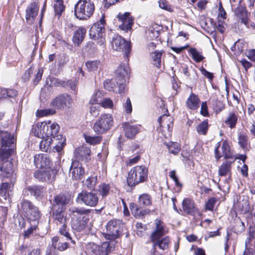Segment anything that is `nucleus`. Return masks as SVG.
Returning <instances> with one entry per match:
<instances>
[{
    "label": "nucleus",
    "mask_w": 255,
    "mask_h": 255,
    "mask_svg": "<svg viewBox=\"0 0 255 255\" xmlns=\"http://www.w3.org/2000/svg\"><path fill=\"white\" fill-rule=\"evenodd\" d=\"M238 121V113L235 112H230L225 120L224 123L228 127L231 129H233L236 128Z\"/></svg>",
    "instance_id": "obj_39"
},
{
    "label": "nucleus",
    "mask_w": 255,
    "mask_h": 255,
    "mask_svg": "<svg viewBox=\"0 0 255 255\" xmlns=\"http://www.w3.org/2000/svg\"><path fill=\"white\" fill-rule=\"evenodd\" d=\"M159 236L155 238H150L151 242L152 243V247L149 251V255H159L156 250V247L159 249L164 251L169 248L170 244V239L169 236Z\"/></svg>",
    "instance_id": "obj_13"
},
{
    "label": "nucleus",
    "mask_w": 255,
    "mask_h": 255,
    "mask_svg": "<svg viewBox=\"0 0 255 255\" xmlns=\"http://www.w3.org/2000/svg\"><path fill=\"white\" fill-rule=\"evenodd\" d=\"M153 60L154 61L153 64L158 68H160L161 67V59L162 54L163 53V51H158L157 50H155L153 53Z\"/></svg>",
    "instance_id": "obj_58"
},
{
    "label": "nucleus",
    "mask_w": 255,
    "mask_h": 255,
    "mask_svg": "<svg viewBox=\"0 0 255 255\" xmlns=\"http://www.w3.org/2000/svg\"><path fill=\"white\" fill-rule=\"evenodd\" d=\"M154 229L150 236V238H155L165 235V224L160 219H156L154 222Z\"/></svg>",
    "instance_id": "obj_32"
},
{
    "label": "nucleus",
    "mask_w": 255,
    "mask_h": 255,
    "mask_svg": "<svg viewBox=\"0 0 255 255\" xmlns=\"http://www.w3.org/2000/svg\"><path fill=\"white\" fill-rule=\"evenodd\" d=\"M85 172L84 168L77 160L72 162L70 168V175L74 180H81Z\"/></svg>",
    "instance_id": "obj_23"
},
{
    "label": "nucleus",
    "mask_w": 255,
    "mask_h": 255,
    "mask_svg": "<svg viewBox=\"0 0 255 255\" xmlns=\"http://www.w3.org/2000/svg\"><path fill=\"white\" fill-rule=\"evenodd\" d=\"M125 136L130 139H134L137 134L140 131V125H132L131 122H124L122 124Z\"/></svg>",
    "instance_id": "obj_19"
},
{
    "label": "nucleus",
    "mask_w": 255,
    "mask_h": 255,
    "mask_svg": "<svg viewBox=\"0 0 255 255\" xmlns=\"http://www.w3.org/2000/svg\"><path fill=\"white\" fill-rule=\"evenodd\" d=\"M166 112L167 113L160 116L157 120L160 125V131L165 137L171 135L174 125L173 118L169 115L167 109Z\"/></svg>",
    "instance_id": "obj_9"
},
{
    "label": "nucleus",
    "mask_w": 255,
    "mask_h": 255,
    "mask_svg": "<svg viewBox=\"0 0 255 255\" xmlns=\"http://www.w3.org/2000/svg\"><path fill=\"white\" fill-rule=\"evenodd\" d=\"M120 81L116 77L111 79H107L104 82V88L109 91H114L115 89L119 86Z\"/></svg>",
    "instance_id": "obj_48"
},
{
    "label": "nucleus",
    "mask_w": 255,
    "mask_h": 255,
    "mask_svg": "<svg viewBox=\"0 0 255 255\" xmlns=\"http://www.w3.org/2000/svg\"><path fill=\"white\" fill-rule=\"evenodd\" d=\"M16 139L10 133L4 132L1 138V147H13L15 146Z\"/></svg>",
    "instance_id": "obj_38"
},
{
    "label": "nucleus",
    "mask_w": 255,
    "mask_h": 255,
    "mask_svg": "<svg viewBox=\"0 0 255 255\" xmlns=\"http://www.w3.org/2000/svg\"><path fill=\"white\" fill-rule=\"evenodd\" d=\"M99 64L100 62L99 61L93 60L88 61L86 62L85 64L89 71H95L97 70Z\"/></svg>",
    "instance_id": "obj_60"
},
{
    "label": "nucleus",
    "mask_w": 255,
    "mask_h": 255,
    "mask_svg": "<svg viewBox=\"0 0 255 255\" xmlns=\"http://www.w3.org/2000/svg\"><path fill=\"white\" fill-rule=\"evenodd\" d=\"M208 120L205 119L196 127V131L199 134L205 135L207 134L209 129Z\"/></svg>",
    "instance_id": "obj_51"
},
{
    "label": "nucleus",
    "mask_w": 255,
    "mask_h": 255,
    "mask_svg": "<svg viewBox=\"0 0 255 255\" xmlns=\"http://www.w3.org/2000/svg\"><path fill=\"white\" fill-rule=\"evenodd\" d=\"M18 95V91L13 89H2L0 99L15 98Z\"/></svg>",
    "instance_id": "obj_49"
},
{
    "label": "nucleus",
    "mask_w": 255,
    "mask_h": 255,
    "mask_svg": "<svg viewBox=\"0 0 255 255\" xmlns=\"http://www.w3.org/2000/svg\"><path fill=\"white\" fill-rule=\"evenodd\" d=\"M111 191V187L109 183H102L98 186V193L100 196H101L103 199L109 196Z\"/></svg>",
    "instance_id": "obj_45"
},
{
    "label": "nucleus",
    "mask_w": 255,
    "mask_h": 255,
    "mask_svg": "<svg viewBox=\"0 0 255 255\" xmlns=\"http://www.w3.org/2000/svg\"><path fill=\"white\" fill-rule=\"evenodd\" d=\"M117 18L119 21L121 22L119 25V28L121 30L126 32L132 30L134 19L130 12H126L123 14L119 13Z\"/></svg>",
    "instance_id": "obj_15"
},
{
    "label": "nucleus",
    "mask_w": 255,
    "mask_h": 255,
    "mask_svg": "<svg viewBox=\"0 0 255 255\" xmlns=\"http://www.w3.org/2000/svg\"><path fill=\"white\" fill-rule=\"evenodd\" d=\"M73 102V99L70 95L63 93L58 95L52 99L50 103V106L55 110H63L66 107H70Z\"/></svg>",
    "instance_id": "obj_11"
},
{
    "label": "nucleus",
    "mask_w": 255,
    "mask_h": 255,
    "mask_svg": "<svg viewBox=\"0 0 255 255\" xmlns=\"http://www.w3.org/2000/svg\"><path fill=\"white\" fill-rule=\"evenodd\" d=\"M14 152V149L12 148H0V163L8 160L10 156Z\"/></svg>",
    "instance_id": "obj_47"
},
{
    "label": "nucleus",
    "mask_w": 255,
    "mask_h": 255,
    "mask_svg": "<svg viewBox=\"0 0 255 255\" xmlns=\"http://www.w3.org/2000/svg\"><path fill=\"white\" fill-rule=\"evenodd\" d=\"M129 67L125 64H121L117 68L115 73V77L120 81L118 93H123L125 89V78L128 76Z\"/></svg>",
    "instance_id": "obj_17"
},
{
    "label": "nucleus",
    "mask_w": 255,
    "mask_h": 255,
    "mask_svg": "<svg viewBox=\"0 0 255 255\" xmlns=\"http://www.w3.org/2000/svg\"><path fill=\"white\" fill-rule=\"evenodd\" d=\"M71 200V195L68 193H60L54 196L52 208L66 209V206Z\"/></svg>",
    "instance_id": "obj_18"
},
{
    "label": "nucleus",
    "mask_w": 255,
    "mask_h": 255,
    "mask_svg": "<svg viewBox=\"0 0 255 255\" xmlns=\"http://www.w3.org/2000/svg\"><path fill=\"white\" fill-rule=\"evenodd\" d=\"M66 209L51 208V216L53 222L58 225L67 223Z\"/></svg>",
    "instance_id": "obj_24"
},
{
    "label": "nucleus",
    "mask_w": 255,
    "mask_h": 255,
    "mask_svg": "<svg viewBox=\"0 0 255 255\" xmlns=\"http://www.w3.org/2000/svg\"><path fill=\"white\" fill-rule=\"evenodd\" d=\"M111 250V247L109 242H104L101 246L94 243H89L86 247L87 255H108Z\"/></svg>",
    "instance_id": "obj_10"
},
{
    "label": "nucleus",
    "mask_w": 255,
    "mask_h": 255,
    "mask_svg": "<svg viewBox=\"0 0 255 255\" xmlns=\"http://www.w3.org/2000/svg\"><path fill=\"white\" fill-rule=\"evenodd\" d=\"M28 222L29 224V227L23 231V237L24 239H29L34 233L37 235L36 232H38L39 230L38 227L39 220L32 221Z\"/></svg>",
    "instance_id": "obj_37"
},
{
    "label": "nucleus",
    "mask_w": 255,
    "mask_h": 255,
    "mask_svg": "<svg viewBox=\"0 0 255 255\" xmlns=\"http://www.w3.org/2000/svg\"><path fill=\"white\" fill-rule=\"evenodd\" d=\"M19 211L27 222L39 220L42 215L38 207L24 198L20 201Z\"/></svg>",
    "instance_id": "obj_3"
},
{
    "label": "nucleus",
    "mask_w": 255,
    "mask_h": 255,
    "mask_svg": "<svg viewBox=\"0 0 255 255\" xmlns=\"http://www.w3.org/2000/svg\"><path fill=\"white\" fill-rule=\"evenodd\" d=\"M39 9V5L38 2H30L25 10V19L27 22L32 24L37 16Z\"/></svg>",
    "instance_id": "obj_21"
},
{
    "label": "nucleus",
    "mask_w": 255,
    "mask_h": 255,
    "mask_svg": "<svg viewBox=\"0 0 255 255\" xmlns=\"http://www.w3.org/2000/svg\"><path fill=\"white\" fill-rule=\"evenodd\" d=\"M56 111L53 108L44 110H38L36 112L37 117L41 118L55 114Z\"/></svg>",
    "instance_id": "obj_57"
},
{
    "label": "nucleus",
    "mask_w": 255,
    "mask_h": 255,
    "mask_svg": "<svg viewBox=\"0 0 255 255\" xmlns=\"http://www.w3.org/2000/svg\"><path fill=\"white\" fill-rule=\"evenodd\" d=\"M59 128L60 127L57 124L53 123L51 125L45 124V129H46V130L45 131L46 137H53L55 138L56 137H57Z\"/></svg>",
    "instance_id": "obj_41"
},
{
    "label": "nucleus",
    "mask_w": 255,
    "mask_h": 255,
    "mask_svg": "<svg viewBox=\"0 0 255 255\" xmlns=\"http://www.w3.org/2000/svg\"><path fill=\"white\" fill-rule=\"evenodd\" d=\"M245 223L240 220L235 222L232 227V231L237 234H240L245 231Z\"/></svg>",
    "instance_id": "obj_55"
},
{
    "label": "nucleus",
    "mask_w": 255,
    "mask_h": 255,
    "mask_svg": "<svg viewBox=\"0 0 255 255\" xmlns=\"http://www.w3.org/2000/svg\"><path fill=\"white\" fill-rule=\"evenodd\" d=\"M238 143L239 146L244 151H249L251 148L250 142L246 133L241 131L238 134Z\"/></svg>",
    "instance_id": "obj_33"
},
{
    "label": "nucleus",
    "mask_w": 255,
    "mask_h": 255,
    "mask_svg": "<svg viewBox=\"0 0 255 255\" xmlns=\"http://www.w3.org/2000/svg\"><path fill=\"white\" fill-rule=\"evenodd\" d=\"M95 10L92 0H79L74 6V15L79 20H86L93 15Z\"/></svg>",
    "instance_id": "obj_2"
},
{
    "label": "nucleus",
    "mask_w": 255,
    "mask_h": 255,
    "mask_svg": "<svg viewBox=\"0 0 255 255\" xmlns=\"http://www.w3.org/2000/svg\"><path fill=\"white\" fill-rule=\"evenodd\" d=\"M236 15L242 23L245 25L246 27H248V20L250 13L248 12L245 7H238L236 9Z\"/></svg>",
    "instance_id": "obj_35"
},
{
    "label": "nucleus",
    "mask_w": 255,
    "mask_h": 255,
    "mask_svg": "<svg viewBox=\"0 0 255 255\" xmlns=\"http://www.w3.org/2000/svg\"><path fill=\"white\" fill-rule=\"evenodd\" d=\"M66 5L64 4V0H53V8L55 16L58 19L60 18L66 9Z\"/></svg>",
    "instance_id": "obj_36"
},
{
    "label": "nucleus",
    "mask_w": 255,
    "mask_h": 255,
    "mask_svg": "<svg viewBox=\"0 0 255 255\" xmlns=\"http://www.w3.org/2000/svg\"><path fill=\"white\" fill-rule=\"evenodd\" d=\"M211 105L212 109L216 114H219L225 108V105L223 101L219 100L217 98L211 100Z\"/></svg>",
    "instance_id": "obj_44"
},
{
    "label": "nucleus",
    "mask_w": 255,
    "mask_h": 255,
    "mask_svg": "<svg viewBox=\"0 0 255 255\" xmlns=\"http://www.w3.org/2000/svg\"><path fill=\"white\" fill-rule=\"evenodd\" d=\"M129 208L132 214L136 218H141L143 217L145 215L148 214L149 210L143 209L138 206L136 203L131 202L129 204Z\"/></svg>",
    "instance_id": "obj_34"
},
{
    "label": "nucleus",
    "mask_w": 255,
    "mask_h": 255,
    "mask_svg": "<svg viewBox=\"0 0 255 255\" xmlns=\"http://www.w3.org/2000/svg\"><path fill=\"white\" fill-rule=\"evenodd\" d=\"M188 52L192 60L196 63L201 62L205 59L202 50H198L195 47H190L188 49Z\"/></svg>",
    "instance_id": "obj_40"
},
{
    "label": "nucleus",
    "mask_w": 255,
    "mask_h": 255,
    "mask_svg": "<svg viewBox=\"0 0 255 255\" xmlns=\"http://www.w3.org/2000/svg\"><path fill=\"white\" fill-rule=\"evenodd\" d=\"M0 179L2 181L8 179L14 184L16 181V173L11 161H6L0 163Z\"/></svg>",
    "instance_id": "obj_7"
},
{
    "label": "nucleus",
    "mask_w": 255,
    "mask_h": 255,
    "mask_svg": "<svg viewBox=\"0 0 255 255\" xmlns=\"http://www.w3.org/2000/svg\"><path fill=\"white\" fill-rule=\"evenodd\" d=\"M97 182V176H91L86 180L85 185L89 190H93L95 188Z\"/></svg>",
    "instance_id": "obj_56"
},
{
    "label": "nucleus",
    "mask_w": 255,
    "mask_h": 255,
    "mask_svg": "<svg viewBox=\"0 0 255 255\" xmlns=\"http://www.w3.org/2000/svg\"><path fill=\"white\" fill-rule=\"evenodd\" d=\"M84 137L87 143H88L91 145H94L100 144L103 139L102 136L99 135L97 136H92L84 134Z\"/></svg>",
    "instance_id": "obj_53"
},
{
    "label": "nucleus",
    "mask_w": 255,
    "mask_h": 255,
    "mask_svg": "<svg viewBox=\"0 0 255 255\" xmlns=\"http://www.w3.org/2000/svg\"><path fill=\"white\" fill-rule=\"evenodd\" d=\"M235 208L240 214H246L252 212L251 208L248 197H243V199L237 202L235 205Z\"/></svg>",
    "instance_id": "obj_30"
},
{
    "label": "nucleus",
    "mask_w": 255,
    "mask_h": 255,
    "mask_svg": "<svg viewBox=\"0 0 255 255\" xmlns=\"http://www.w3.org/2000/svg\"><path fill=\"white\" fill-rule=\"evenodd\" d=\"M106 24L105 15L103 14L99 20L93 24L89 30L90 38L97 41V44L100 45L105 42L104 36Z\"/></svg>",
    "instance_id": "obj_4"
},
{
    "label": "nucleus",
    "mask_w": 255,
    "mask_h": 255,
    "mask_svg": "<svg viewBox=\"0 0 255 255\" xmlns=\"http://www.w3.org/2000/svg\"><path fill=\"white\" fill-rule=\"evenodd\" d=\"M89 222V221L81 220L78 218L76 219H71V227L74 230L81 232L86 228Z\"/></svg>",
    "instance_id": "obj_42"
},
{
    "label": "nucleus",
    "mask_w": 255,
    "mask_h": 255,
    "mask_svg": "<svg viewBox=\"0 0 255 255\" xmlns=\"http://www.w3.org/2000/svg\"><path fill=\"white\" fill-rule=\"evenodd\" d=\"M138 202L140 205L143 207L150 206L152 204V198L150 194L143 193L139 196Z\"/></svg>",
    "instance_id": "obj_46"
},
{
    "label": "nucleus",
    "mask_w": 255,
    "mask_h": 255,
    "mask_svg": "<svg viewBox=\"0 0 255 255\" xmlns=\"http://www.w3.org/2000/svg\"><path fill=\"white\" fill-rule=\"evenodd\" d=\"M87 33V29L83 26L78 27L74 31L72 41L75 45L79 46L84 41Z\"/></svg>",
    "instance_id": "obj_31"
},
{
    "label": "nucleus",
    "mask_w": 255,
    "mask_h": 255,
    "mask_svg": "<svg viewBox=\"0 0 255 255\" xmlns=\"http://www.w3.org/2000/svg\"><path fill=\"white\" fill-rule=\"evenodd\" d=\"M231 143L228 140H223L222 142L217 143L214 148V155L216 161H218L221 157L224 159H236L231 147Z\"/></svg>",
    "instance_id": "obj_5"
},
{
    "label": "nucleus",
    "mask_w": 255,
    "mask_h": 255,
    "mask_svg": "<svg viewBox=\"0 0 255 255\" xmlns=\"http://www.w3.org/2000/svg\"><path fill=\"white\" fill-rule=\"evenodd\" d=\"M51 161L46 154H36L34 157V163L37 168H45L50 167Z\"/></svg>",
    "instance_id": "obj_29"
},
{
    "label": "nucleus",
    "mask_w": 255,
    "mask_h": 255,
    "mask_svg": "<svg viewBox=\"0 0 255 255\" xmlns=\"http://www.w3.org/2000/svg\"><path fill=\"white\" fill-rule=\"evenodd\" d=\"M106 229L109 239L115 240L122 235V222L119 220H111L108 222Z\"/></svg>",
    "instance_id": "obj_14"
},
{
    "label": "nucleus",
    "mask_w": 255,
    "mask_h": 255,
    "mask_svg": "<svg viewBox=\"0 0 255 255\" xmlns=\"http://www.w3.org/2000/svg\"><path fill=\"white\" fill-rule=\"evenodd\" d=\"M236 159H225L218 169V175L224 177L232 175V165L235 163Z\"/></svg>",
    "instance_id": "obj_28"
},
{
    "label": "nucleus",
    "mask_w": 255,
    "mask_h": 255,
    "mask_svg": "<svg viewBox=\"0 0 255 255\" xmlns=\"http://www.w3.org/2000/svg\"><path fill=\"white\" fill-rule=\"evenodd\" d=\"M39 148L41 150L47 152L51 149L49 141L47 139H43L39 143Z\"/></svg>",
    "instance_id": "obj_63"
},
{
    "label": "nucleus",
    "mask_w": 255,
    "mask_h": 255,
    "mask_svg": "<svg viewBox=\"0 0 255 255\" xmlns=\"http://www.w3.org/2000/svg\"><path fill=\"white\" fill-rule=\"evenodd\" d=\"M111 44L114 50L120 52H124V56L128 59L131 50L130 41H127L119 35H116L112 38Z\"/></svg>",
    "instance_id": "obj_8"
},
{
    "label": "nucleus",
    "mask_w": 255,
    "mask_h": 255,
    "mask_svg": "<svg viewBox=\"0 0 255 255\" xmlns=\"http://www.w3.org/2000/svg\"><path fill=\"white\" fill-rule=\"evenodd\" d=\"M201 104V100L199 96L191 92L185 102L186 108L192 111H197Z\"/></svg>",
    "instance_id": "obj_27"
},
{
    "label": "nucleus",
    "mask_w": 255,
    "mask_h": 255,
    "mask_svg": "<svg viewBox=\"0 0 255 255\" xmlns=\"http://www.w3.org/2000/svg\"><path fill=\"white\" fill-rule=\"evenodd\" d=\"M182 212L186 215L195 217L201 216L202 214L197 208L195 201L189 198H184L182 202Z\"/></svg>",
    "instance_id": "obj_16"
},
{
    "label": "nucleus",
    "mask_w": 255,
    "mask_h": 255,
    "mask_svg": "<svg viewBox=\"0 0 255 255\" xmlns=\"http://www.w3.org/2000/svg\"><path fill=\"white\" fill-rule=\"evenodd\" d=\"M55 174L56 172L52 168L47 167L36 170L33 174V177L40 182H45L51 179L52 175L55 176Z\"/></svg>",
    "instance_id": "obj_20"
},
{
    "label": "nucleus",
    "mask_w": 255,
    "mask_h": 255,
    "mask_svg": "<svg viewBox=\"0 0 255 255\" xmlns=\"http://www.w3.org/2000/svg\"><path fill=\"white\" fill-rule=\"evenodd\" d=\"M46 189V187L43 186L35 185L26 187L24 189V192L25 194H26L28 195L29 193L31 196H33L38 199L43 197Z\"/></svg>",
    "instance_id": "obj_25"
},
{
    "label": "nucleus",
    "mask_w": 255,
    "mask_h": 255,
    "mask_svg": "<svg viewBox=\"0 0 255 255\" xmlns=\"http://www.w3.org/2000/svg\"><path fill=\"white\" fill-rule=\"evenodd\" d=\"M113 122L111 114H102L94 123L93 129L98 135L105 133L112 127Z\"/></svg>",
    "instance_id": "obj_6"
},
{
    "label": "nucleus",
    "mask_w": 255,
    "mask_h": 255,
    "mask_svg": "<svg viewBox=\"0 0 255 255\" xmlns=\"http://www.w3.org/2000/svg\"><path fill=\"white\" fill-rule=\"evenodd\" d=\"M14 185L11 184V181H9V182H2L0 184V196L5 198L10 186L13 187Z\"/></svg>",
    "instance_id": "obj_54"
},
{
    "label": "nucleus",
    "mask_w": 255,
    "mask_h": 255,
    "mask_svg": "<svg viewBox=\"0 0 255 255\" xmlns=\"http://www.w3.org/2000/svg\"><path fill=\"white\" fill-rule=\"evenodd\" d=\"M100 105L105 109H112L114 107L113 101L109 98H105Z\"/></svg>",
    "instance_id": "obj_62"
},
{
    "label": "nucleus",
    "mask_w": 255,
    "mask_h": 255,
    "mask_svg": "<svg viewBox=\"0 0 255 255\" xmlns=\"http://www.w3.org/2000/svg\"><path fill=\"white\" fill-rule=\"evenodd\" d=\"M74 153L75 157L79 160L87 162L91 160L90 147L84 145L79 146L76 148Z\"/></svg>",
    "instance_id": "obj_26"
},
{
    "label": "nucleus",
    "mask_w": 255,
    "mask_h": 255,
    "mask_svg": "<svg viewBox=\"0 0 255 255\" xmlns=\"http://www.w3.org/2000/svg\"><path fill=\"white\" fill-rule=\"evenodd\" d=\"M45 124L44 125L41 124L39 126H36L35 127H33L32 129V132L37 137L44 139L45 138H46V134L45 131L46 129H45Z\"/></svg>",
    "instance_id": "obj_50"
},
{
    "label": "nucleus",
    "mask_w": 255,
    "mask_h": 255,
    "mask_svg": "<svg viewBox=\"0 0 255 255\" xmlns=\"http://www.w3.org/2000/svg\"><path fill=\"white\" fill-rule=\"evenodd\" d=\"M158 2L159 6L161 8L165 9L169 12L173 11V8L169 4L167 0H160Z\"/></svg>",
    "instance_id": "obj_64"
},
{
    "label": "nucleus",
    "mask_w": 255,
    "mask_h": 255,
    "mask_svg": "<svg viewBox=\"0 0 255 255\" xmlns=\"http://www.w3.org/2000/svg\"><path fill=\"white\" fill-rule=\"evenodd\" d=\"M92 209H86L84 207H75L70 212L71 219L83 220L85 221L90 220V214Z\"/></svg>",
    "instance_id": "obj_22"
},
{
    "label": "nucleus",
    "mask_w": 255,
    "mask_h": 255,
    "mask_svg": "<svg viewBox=\"0 0 255 255\" xmlns=\"http://www.w3.org/2000/svg\"><path fill=\"white\" fill-rule=\"evenodd\" d=\"M218 199L216 197H210L206 202L205 205V209L206 211H213L214 206L217 202Z\"/></svg>",
    "instance_id": "obj_59"
},
{
    "label": "nucleus",
    "mask_w": 255,
    "mask_h": 255,
    "mask_svg": "<svg viewBox=\"0 0 255 255\" xmlns=\"http://www.w3.org/2000/svg\"><path fill=\"white\" fill-rule=\"evenodd\" d=\"M61 227L59 229V233L62 236H64L67 240L71 241V243L73 245L76 244V242L72 239L71 235L69 232V229L67 225V223L61 224Z\"/></svg>",
    "instance_id": "obj_52"
},
{
    "label": "nucleus",
    "mask_w": 255,
    "mask_h": 255,
    "mask_svg": "<svg viewBox=\"0 0 255 255\" xmlns=\"http://www.w3.org/2000/svg\"><path fill=\"white\" fill-rule=\"evenodd\" d=\"M76 201L80 202L87 206L94 207L98 204L99 197L96 193L83 190L78 194Z\"/></svg>",
    "instance_id": "obj_12"
},
{
    "label": "nucleus",
    "mask_w": 255,
    "mask_h": 255,
    "mask_svg": "<svg viewBox=\"0 0 255 255\" xmlns=\"http://www.w3.org/2000/svg\"><path fill=\"white\" fill-rule=\"evenodd\" d=\"M124 111L127 114H130L132 111L131 102L129 97L127 98L126 102L123 104Z\"/></svg>",
    "instance_id": "obj_61"
},
{
    "label": "nucleus",
    "mask_w": 255,
    "mask_h": 255,
    "mask_svg": "<svg viewBox=\"0 0 255 255\" xmlns=\"http://www.w3.org/2000/svg\"><path fill=\"white\" fill-rule=\"evenodd\" d=\"M164 144L168 149L169 154L176 155L180 152L181 150V144L177 142H173L171 141L169 142H165Z\"/></svg>",
    "instance_id": "obj_43"
},
{
    "label": "nucleus",
    "mask_w": 255,
    "mask_h": 255,
    "mask_svg": "<svg viewBox=\"0 0 255 255\" xmlns=\"http://www.w3.org/2000/svg\"><path fill=\"white\" fill-rule=\"evenodd\" d=\"M148 169L144 165H136L130 169L128 173L127 184L131 189L148 180Z\"/></svg>",
    "instance_id": "obj_1"
}]
</instances>
